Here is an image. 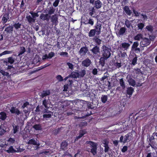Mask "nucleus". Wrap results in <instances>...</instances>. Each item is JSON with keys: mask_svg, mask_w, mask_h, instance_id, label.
Instances as JSON below:
<instances>
[{"mask_svg": "<svg viewBox=\"0 0 157 157\" xmlns=\"http://www.w3.org/2000/svg\"><path fill=\"white\" fill-rule=\"evenodd\" d=\"M29 106V104L28 102H26L24 103L23 105L22 106V108L23 109H25V108H27L28 109V107Z\"/></svg>", "mask_w": 157, "mask_h": 157, "instance_id": "c03bdc74", "label": "nucleus"}, {"mask_svg": "<svg viewBox=\"0 0 157 157\" xmlns=\"http://www.w3.org/2000/svg\"><path fill=\"white\" fill-rule=\"evenodd\" d=\"M105 58L103 57H101L100 59L99 63L102 66H103L105 64Z\"/></svg>", "mask_w": 157, "mask_h": 157, "instance_id": "79ce46f5", "label": "nucleus"}, {"mask_svg": "<svg viewBox=\"0 0 157 157\" xmlns=\"http://www.w3.org/2000/svg\"><path fill=\"white\" fill-rule=\"evenodd\" d=\"M52 151H49V150H48L47 151H43L42 152H41V154H43L44 153L46 155L48 154V153H49V154H50L51 153H52Z\"/></svg>", "mask_w": 157, "mask_h": 157, "instance_id": "864d4df0", "label": "nucleus"}, {"mask_svg": "<svg viewBox=\"0 0 157 157\" xmlns=\"http://www.w3.org/2000/svg\"><path fill=\"white\" fill-rule=\"evenodd\" d=\"M130 85L134 86L136 85V82L133 79L130 75H128L126 77Z\"/></svg>", "mask_w": 157, "mask_h": 157, "instance_id": "0eeeda50", "label": "nucleus"}, {"mask_svg": "<svg viewBox=\"0 0 157 157\" xmlns=\"http://www.w3.org/2000/svg\"><path fill=\"white\" fill-rule=\"evenodd\" d=\"M94 4L95 7L97 9L100 8L102 5V3L99 0L95 1Z\"/></svg>", "mask_w": 157, "mask_h": 157, "instance_id": "f8f14e48", "label": "nucleus"}, {"mask_svg": "<svg viewBox=\"0 0 157 157\" xmlns=\"http://www.w3.org/2000/svg\"><path fill=\"white\" fill-rule=\"evenodd\" d=\"M9 14L7 13L4 14L2 18V21L3 23H5L7 21V20L9 18Z\"/></svg>", "mask_w": 157, "mask_h": 157, "instance_id": "b1692460", "label": "nucleus"}, {"mask_svg": "<svg viewBox=\"0 0 157 157\" xmlns=\"http://www.w3.org/2000/svg\"><path fill=\"white\" fill-rule=\"evenodd\" d=\"M91 51L95 55H99L100 53L99 47L97 46H96L94 47V48L91 50Z\"/></svg>", "mask_w": 157, "mask_h": 157, "instance_id": "6e6552de", "label": "nucleus"}, {"mask_svg": "<svg viewBox=\"0 0 157 157\" xmlns=\"http://www.w3.org/2000/svg\"><path fill=\"white\" fill-rule=\"evenodd\" d=\"M86 131L84 130H81L79 132V135L76 137L75 138V141L77 140L78 139L81 138L83 135L86 133Z\"/></svg>", "mask_w": 157, "mask_h": 157, "instance_id": "4468645a", "label": "nucleus"}, {"mask_svg": "<svg viewBox=\"0 0 157 157\" xmlns=\"http://www.w3.org/2000/svg\"><path fill=\"white\" fill-rule=\"evenodd\" d=\"M90 60L88 59H86L82 62V65L83 66L88 67L90 65Z\"/></svg>", "mask_w": 157, "mask_h": 157, "instance_id": "9b49d317", "label": "nucleus"}, {"mask_svg": "<svg viewBox=\"0 0 157 157\" xmlns=\"http://www.w3.org/2000/svg\"><path fill=\"white\" fill-rule=\"evenodd\" d=\"M15 142V140L12 138H10L8 140L7 142H6L4 144H1L0 146L2 147H6V146L12 144Z\"/></svg>", "mask_w": 157, "mask_h": 157, "instance_id": "20e7f679", "label": "nucleus"}, {"mask_svg": "<svg viewBox=\"0 0 157 157\" xmlns=\"http://www.w3.org/2000/svg\"><path fill=\"white\" fill-rule=\"evenodd\" d=\"M29 109H27V110H26V109H24V113L25 114V117H23L22 116V118H24V119L27 118V113H28V114H29Z\"/></svg>", "mask_w": 157, "mask_h": 157, "instance_id": "49530a36", "label": "nucleus"}, {"mask_svg": "<svg viewBox=\"0 0 157 157\" xmlns=\"http://www.w3.org/2000/svg\"><path fill=\"white\" fill-rule=\"evenodd\" d=\"M133 21H129L126 20L125 22V24L128 28H130V27H132V23Z\"/></svg>", "mask_w": 157, "mask_h": 157, "instance_id": "412c9836", "label": "nucleus"}, {"mask_svg": "<svg viewBox=\"0 0 157 157\" xmlns=\"http://www.w3.org/2000/svg\"><path fill=\"white\" fill-rule=\"evenodd\" d=\"M138 45V43L137 42H135L133 43V44L132 47V50H136V48Z\"/></svg>", "mask_w": 157, "mask_h": 157, "instance_id": "2f4dec72", "label": "nucleus"}, {"mask_svg": "<svg viewBox=\"0 0 157 157\" xmlns=\"http://www.w3.org/2000/svg\"><path fill=\"white\" fill-rule=\"evenodd\" d=\"M67 143L65 141L63 142L61 144V147L63 149H66L67 146Z\"/></svg>", "mask_w": 157, "mask_h": 157, "instance_id": "c756f323", "label": "nucleus"}, {"mask_svg": "<svg viewBox=\"0 0 157 157\" xmlns=\"http://www.w3.org/2000/svg\"><path fill=\"white\" fill-rule=\"evenodd\" d=\"M26 18L29 22L30 23H33L35 21V20L31 17L30 15L27 16L26 17Z\"/></svg>", "mask_w": 157, "mask_h": 157, "instance_id": "72a5a7b5", "label": "nucleus"}, {"mask_svg": "<svg viewBox=\"0 0 157 157\" xmlns=\"http://www.w3.org/2000/svg\"><path fill=\"white\" fill-rule=\"evenodd\" d=\"M13 133L15 134L16 133L18 130L19 129V126L17 125H16L15 124H14L13 125Z\"/></svg>", "mask_w": 157, "mask_h": 157, "instance_id": "e433bc0d", "label": "nucleus"}, {"mask_svg": "<svg viewBox=\"0 0 157 157\" xmlns=\"http://www.w3.org/2000/svg\"><path fill=\"white\" fill-rule=\"evenodd\" d=\"M30 13L32 15L33 18H35L36 17H37L38 16V15L37 13H33L32 12H30Z\"/></svg>", "mask_w": 157, "mask_h": 157, "instance_id": "0e129e2a", "label": "nucleus"}, {"mask_svg": "<svg viewBox=\"0 0 157 157\" xmlns=\"http://www.w3.org/2000/svg\"><path fill=\"white\" fill-rule=\"evenodd\" d=\"M6 114L3 112L0 113V119L4 120L6 118Z\"/></svg>", "mask_w": 157, "mask_h": 157, "instance_id": "473e14b6", "label": "nucleus"}, {"mask_svg": "<svg viewBox=\"0 0 157 157\" xmlns=\"http://www.w3.org/2000/svg\"><path fill=\"white\" fill-rule=\"evenodd\" d=\"M130 46V44L127 43H122L120 45V49L123 51L127 50Z\"/></svg>", "mask_w": 157, "mask_h": 157, "instance_id": "39448f33", "label": "nucleus"}, {"mask_svg": "<svg viewBox=\"0 0 157 157\" xmlns=\"http://www.w3.org/2000/svg\"><path fill=\"white\" fill-rule=\"evenodd\" d=\"M56 79L59 82L63 81V78L60 75H58L56 77Z\"/></svg>", "mask_w": 157, "mask_h": 157, "instance_id": "5fc2aeb1", "label": "nucleus"}, {"mask_svg": "<svg viewBox=\"0 0 157 157\" xmlns=\"http://www.w3.org/2000/svg\"><path fill=\"white\" fill-rule=\"evenodd\" d=\"M88 10L89 14L91 16H92L94 12V7L90 6Z\"/></svg>", "mask_w": 157, "mask_h": 157, "instance_id": "a878e982", "label": "nucleus"}, {"mask_svg": "<svg viewBox=\"0 0 157 157\" xmlns=\"http://www.w3.org/2000/svg\"><path fill=\"white\" fill-rule=\"evenodd\" d=\"M133 91V89L132 87H130L128 88L127 89V94L130 95V97L132 95Z\"/></svg>", "mask_w": 157, "mask_h": 157, "instance_id": "c85d7f7f", "label": "nucleus"}, {"mask_svg": "<svg viewBox=\"0 0 157 157\" xmlns=\"http://www.w3.org/2000/svg\"><path fill=\"white\" fill-rule=\"evenodd\" d=\"M25 51V48L24 47H21V50L19 54V55H21L24 53Z\"/></svg>", "mask_w": 157, "mask_h": 157, "instance_id": "603ef678", "label": "nucleus"}, {"mask_svg": "<svg viewBox=\"0 0 157 157\" xmlns=\"http://www.w3.org/2000/svg\"><path fill=\"white\" fill-rule=\"evenodd\" d=\"M45 113V114H44L43 115L44 118H48L51 117L52 115V113L51 112H47L46 110V112Z\"/></svg>", "mask_w": 157, "mask_h": 157, "instance_id": "5701e85b", "label": "nucleus"}, {"mask_svg": "<svg viewBox=\"0 0 157 157\" xmlns=\"http://www.w3.org/2000/svg\"><path fill=\"white\" fill-rule=\"evenodd\" d=\"M13 29V27L10 26H9V27H8L6 28L5 29V30L7 32H9L10 31H12Z\"/></svg>", "mask_w": 157, "mask_h": 157, "instance_id": "6e6d98bb", "label": "nucleus"}, {"mask_svg": "<svg viewBox=\"0 0 157 157\" xmlns=\"http://www.w3.org/2000/svg\"><path fill=\"white\" fill-rule=\"evenodd\" d=\"M88 51V48L86 47H82L79 51V53L81 56H83L86 55Z\"/></svg>", "mask_w": 157, "mask_h": 157, "instance_id": "423d86ee", "label": "nucleus"}, {"mask_svg": "<svg viewBox=\"0 0 157 157\" xmlns=\"http://www.w3.org/2000/svg\"><path fill=\"white\" fill-rule=\"evenodd\" d=\"M52 21L53 23L56 24L58 22V17L56 15H54L52 17Z\"/></svg>", "mask_w": 157, "mask_h": 157, "instance_id": "393cba45", "label": "nucleus"}, {"mask_svg": "<svg viewBox=\"0 0 157 157\" xmlns=\"http://www.w3.org/2000/svg\"><path fill=\"white\" fill-rule=\"evenodd\" d=\"M28 144H31L36 145V146L35 147V148L36 149L38 148L40 145L39 144L37 143L36 141L33 139H31L28 142Z\"/></svg>", "mask_w": 157, "mask_h": 157, "instance_id": "1a4fd4ad", "label": "nucleus"}, {"mask_svg": "<svg viewBox=\"0 0 157 157\" xmlns=\"http://www.w3.org/2000/svg\"><path fill=\"white\" fill-rule=\"evenodd\" d=\"M50 16H49L48 14H42L40 16V18L41 19H42L43 20H49V18L50 17Z\"/></svg>", "mask_w": 157, "mask_h": 157, "instance_id": "dca6fc26", "label": "nucleus"}, {"mask_svg": "<svg viewBox=\"0 0 157 157\" xmlns=\"http://www.w3.org/2000/svg\"><path fill=\"white\" fill-rule=\"evenodd\" d=\"M59 0H56L53 3V5L55 7H56L58 6L59 2Z\"/></svg>", "mask_w": 157, "mask_h": 157, "instance_id": "bf43d9fd", "label": "nucleus"}, {"mask_svg": "<svg viewBox=\"0 0 157 157\" xmlns=\"http://www.w3.org/2000/svg\"><path fill=\"white\" fill-rule=\"evenodd\" d=\"M14 62V59L12 57H10L8 58L7 60L4 61V63H6V65H8V63L10 64L13 63Z\"/></svg>", "mask_w": 157, "mask_h": 157, "instance_id": "f3484780", "label": "nucleus"}, {"mask_svg": "<svg viewBox=\"0 0 157 157\" xmlns=\"http://www.w3.org/2000/svg\"><path fill=\"white\" fill-rule=\"evenodd\" d=\"M55 10L53 7H50L48 12V14L51 15L53 13Z\"/></svg>", "mask_w": 157, "mask_h": 157, "instance_id": "37998d69", "label": "nucleus"}, {"mask_svg": "<svg viewBox=\"0 0 157 157\" xmlns=\"http://www.w3.org/2000/svg\"><path fill=\"white\" fill-rule=\"evenodd\" d=\"M146 29L150 32H152L153 30V26L151 25H147L146 27Z\"/></svg>", "mask_w": 157, "mask_h": 157, "instance_id": "58836bf2", "label": "nucleus"}, {"mask_svg": "<svg viewBox=\"0 0 157 157\" xmlns=\"http://www.w3.org/2000/svg\"><path fill=\"white\" fill-rule=\"evenodd\" d=\"M101 100L102 102L105 103L107 100V97L106 95H103L101 98Z\"/></svg>", "mask_w": 157, "mask_h": 157, "instance_id": "a19ab883", "label": "nucleus"}, {"mask_svg": "<svg viewBox=\"0 0 157 157\" xmlns=\"http://www.w3.org/2000/svg\"><path fill=\"white\" fill-rule=\"evenodd\" d=\"M86 143L91 147L92 148L91 149V152L94 155H95L97 153V144L90 141H87Z\"/></svg>", "mask_w": 157, "mask_h": 157, "instance_id": "f03ea898", "label": "nucleus"}, {"mask_svg": "<svg viewBox=\"0 0 157 157\" xmlns=\"http://www.w3.org/2000/svg\"><path fill=\"white\" fill-rule=\"evenodd\" d=\"M33 127L36 130H39L41 129V126L39 124H36L34 125Z\"/></svg>", "mask_w": 157, "mask_h": 157, "instance_id": "c9c22d12", "label": "nucleus"}, {"mask_svg": "<svg viewBox=\"0 0 157 157\" xmlns=\"http://www.w3.org/2000/svg\"><path fill=\"white\" fill-rule=\"evenodd\" d=\"M47 59H49L47 54H45L42 56V60H45Z\"/></svg>", "mask_w": 157, "mask_h": 157, "instance_id": "e2e57ef3", "label": "nucleus"}, {"mask_svg": "<svg viewBox=\"0 0 157 157\" xmlns=\"http://www.w3.org/2000/svg\"><path fill=\"white\" fill-rule=\"evenodd\" d=\"M151 41L147 38H145L142 39L140 42L141 45L142 47L147 46L150 43Z\"/></svg>", "mask_w": 157, "mask_h": 157, "instance_id": "7ed1b4c3", "label": "nucleus"}, {"mask_svg": "<svg viewBox=\"0 0 157 157\" xmlns=\"http://www.w3.org/2000/svg\"><path fill=\"white\" fill-rule=\"evenodd\" d=\"M48 100L46 99L44 100L43 102V104L45 108H48V107L47 105Z\"/></svg>", "mask_w": 157, "mask_h": 157, "instance_id": "3c124183", "label": "nucleus"}, {"mask_svg": "<svg viewBox=\"0 0 157 157\" xmlns=\"http://www.w3.org/2000/svg\"><path fill=\"white\" fill-rule=\"evenodd\" d=\"M29 106V104L28 102H26L24 103L23 105L22 106V108L23 109H25V108H27L28 109V107Z\"/></svg>", "mask_w": 157, "mask_h": 157, "instance_id": "a18cd8bd", "label": "nucleus"}, {"mask_svg": "<svg viewBox=\"0 0 157 157\" xmlns=\"http://www.w3.org/2000/svg\"><path fill=\"white\" fill-rule=\"evenodd\" d=\"M137 60V58L136 57H135L134 58L132 61V64L134 65H135L136 63Z\"/></svg>", "mask_w": 157, "mask_h": 157, "instance_id": "052dcab7", "label": "nucleus"}, {"mask_svg": "<svg viewBox=\"0 0 157 157\" xmlns=\"http://www.w3.org/2000/svg\"><path fill=\"white\" fill-rule=\"evenodd\" d=\"M129 135L128 134H127L124 137L123 136H121L120 139V141L121 142L125 143L126 141L128 140Z\"/></svg>", "mask_w": 157, "mask_h": 157, "instance_id": "9d476101", "label": "nucleus"}, {"mask_svg": "<svg viewBox=\"0 0 157 157\" xmlns=\"http://www.w3.org/2000/svg\"><path fill=\"white\" fill-rule=\"evenodd\" d=\"M67 65L68 66L69 68L71 70L73 69L74 68L73 65L70 63H67Z\"/></svg>", "mask_w": 157, "mask_h": 157, "instance_id": "13d9d810", "label": "nucleus"}, {"mask_svg": "<svg viewBox=\"0 0 157 157\" xmlns=\"http://www.w3.org/2000/svg\"><path fill=\"white\" fill-rule=\"evenodd\" d=\"M102 54L103 57L105 59H107L111 56V49L105 46H102Z\"/></svg>", "mask_w": 157, "mask_h": 157, "instance_id": "f257e3e1", "label": "nucleus"}, {"mask_svg": "<svg viewBox=\"0 0 157 157\" xmlns=\"http://www.w3.org/2000/svg\"><path fill=\"white\" fill-rule=\"evenodd\" d=\"M134 14H135V16H138L140 14V13H139L137 11H136L135 10H133Z\"/></svg>", "mask_w": 157, "mask_h": 157, "instance_id": "338daca9", "label": "nucleus"}, {"mask_svg": "<svg viewBox=\"0 0 157 157\" xmlns=\"http://www.w3.org/2000/svg\"><path fill=\"white\" fill-rule=\"evenodd\" d=\"M126 29L125 27L121 28L118 32V35L119 36L123 35L126 31Z\"/></svg>", "mask_w": 157, "mask_h": 157, "instance_id": "a211bd4d", "label": "nucleus"}, {"mask_svg": "<svg viewBox=\"0 0 157 157\" xmlns=\"http://www.w3.org/2000/svg\"><path fill=\"white\" fill-rule=\"evenodd\" d=\"M55 55V53L54 52H51L49 53L48 55V58L49 59H51L53 56H54Z\"/></svg>", "mask_w": 157, "mask_h": 157, "instance_id": "09e8293b", "label": "nucleus"}, {"mask_svg": "<svg viewBox=\"0 0 157 157\" xmlns=\"http://www.w3.org/2000/svg\"><path fill=\"white\" fill-rule=\"evenodd\" d=\"M78 78L83 77L86 74V70L84 69L78 72Z\"/></svg>", "mask_w": 157, "mask_h": 157, "instance_id": "6ab92c4d", "label": "nucleus"}, {"mask_svg": "<svg viewBox=\"0 0 157 157\" xmlns=\"http://www.w3.org/2000/svg\"><path fill=\"white\" fill-rule=\"evenodd\" d=\"M104 147H105L104 151L105 152H106L108 151L109 150V147L107 144H105Z\"/></svg>", "mask_w": 157, "mask_h": 157, "instance_id": "680f3d73", "label": "nucleus"}, {"mask_svg": "<svg viewBox=\"0 0 157 157\" xmlns=\"http://www.w3.org/2000/svg\"><path fill=\"white\" fill-rule=\"evenodd\" d=\"M142 35L141 34H138L134 37V39L135 40H139L142 38Z\"/></svg>", "mask_w": 157, "mask_h": 157, "instance_id": "f704fd0d", "label": "nucleus"}, {"mask_svg": "<svg viewBox=\"0 0 157 157\" xmlns=\"http://www.w3.org/2000/svg\"><path fill=\"white\" fill-rule=\"evenodd\" d=\"M50 94V92L49 90L44 91L42 93H41L40 95L41 97L43 98L44 97L49 95Z\"/></svg>", "mask_w": 157, "mask_h": 157, "instance_id": "4be33fe9", "label": "nucleus"}, {"mask_svg": "<svg viewBox=\"0 0 157 157\" xmlns=\"http://www.w3.org/2000/svg\"><path fill=\"white\" fill-rule=\"evenodd\" d=\"M144 26V24L143 23H140L138 24L137 26L139 29H142Z\"/></svg>", "mask_w": 157, "mask_h": 157, "instance_id": "8fccbe9b", "label": "nucleus"}, {"mask_svg": "<svg viewBox=\"0 0 157 157\" xmlns=\"http://www.w3.org/2000/svg\"><path fill=\"white\" fill-rule=\"evenodd\" d=\"M93 40L98 44H99L101 43V40L98 38H94Z\"/></svg>", "mask_w": 157, "mask_h": 157, "instance_id": "de8ad7c7", "label": "nucleus"}, {"mask_svg": "<svg viewBox=\"0 0 157 157\" xmlns=\"http://www.w3.org/2000/svg\"><path fill=\"white\" fill-rule=\"evenodd\" d=\"M124 11L128 15H130L132 13V11L130 10L129 8L127 6H125L123 8Z\"/></svg>", "mask_w": 157, "mask_h": 157, "instance_id": "2eb2a0df", "label": "nucleus"}, {"mask_svg": "<svg viewBox=\"0 0 157 157\" xmlns=\"http://www.w3.org/2000/svg\"><path fill=\"white\" fill-rule=\"evenodd\" d=\"M127 147L126 146H124L123 147L122 149V152H125L127 151Z\"/></svg>", "mask_w": 157, "mask_h": 157, "instance_id": "774afa93", "label": "nucleus"}, {"mask_svg": "<svg viewBox=\"0 0 157 157\" xmlns=\"http://www.w3.org/2000/svg\"><path fill=\"white\" fill-rule=\"evenodd\" d=\"M96 32L99 34L101 33V25L100 24H97L95 26Z\"/></svg>", "mask_w": 157, "mask_h": 157, "instance_id": "aec40b11", "label": "nucleus"}, {"mask_svg": "<svg viewBox=\"0 0 157 157\" xmlns=\"http://www.w3.org/2000/svg\"><path fill=\"white\" fill-rule=\"evenodd\" d=\"M96 30L92 29L88 33V35L90 37L94 36L95 34Z\"/></svg>", "mask_w": 157, "mask_h": 157, "instance_id": "bb28decb", "label": "nucleus"}, {"mask_svg": "<svg viewBox=\"0 0 157 157\" xmlns=\"http://www.w3.org/2000/svg\"><path fill=\"white\" fill-rule=\"evenodd\" d=\"M10 111L12 113H15L17 115H18L21 113L20 111L17 108L12 107L10 109Z\"/></svg>", "mask_w": 157, "mask_h": 157, "instance_id": "ddd939ff", "label": "nucleus"}, {"mask_svg": "<svg viewBox=\"0 0 157 157\" xmlns=\"http://www.w3.org/2000/svg\"><path fill=\"white\" fill-rule=\"evenodd\" d=\"M5 151L8 153H13L16 152V151L13 149V146H10L8 149L6 150Z\"/></svg>", "mask_w": 157, "mask_h": 157, "instance_id": "7c9ffc66", "label": "nucleus"}, {"mask_svg": "<svg viewBox=\"0 0 157 157\" xmlns=\"http://www.w3.org/2000/svg\"><path fill=\"white\" fill-rule=\"evenodd\" d=\"M60 55L61 56H67L68 55V53L66 52H62L60 53Z\"/></svg>", "mask_w": 157, "mask_h": 157, "instance_id": "69168bd1", "label": "nucleus"}, {"mask_svg": "<svg viewBox=\"0 0 157 157\" xmlns=\"http://www.w3.org/2000/svg\"><path fill=\"white\" fill-rule=\"evenodd\" d=\"M119 83L121 86L123 88H124L125 87L124 82L123 81V78H121L120 79Z\"/></svg>", "mask_w": 157, "mask_h": 157, "instance_id": "ea45409f", "label": "nucleus"}, {"mask_svg": "<svg viewBox=\"0 0 157 157\" xmlns=\"http://www.w3.org/2000/svg\"><path fill=\"white\" fill-rule=\"evenodd\" d=\"M21 24L19 23H15L13 25V27H14L16 29H17L21 28Z\"/></svg>", "mask_w": 157, "mask_h": 157, "instance_id": "4c0bfd02", "label": "nucleus"}, {"mask_svg": "<svg viewBox=\"0 0 157 157\" xmlns=\"http://www.w3.org/2000/svg\"><path fill=\"white\" fill-rule=\"evenodd\" d=\"M0 72L1 73L2 75L4 76H8L9 75V74L6 72H5V71L1 70L0 71Z\"/></svg>", "mask_w": 157, "mask_h": 157, "instance_id": "4d7b16f0", "label": "nucleus"}, {"mask_svg": "<svg viewBox=\"0 0 157 157\" xmlns=\"http://www.w3.org/2000/svg\"><path fill=\"white\" fill-rule=\"evenodd\" d=\"M69 77L73 78H78V73L77 72H73L69 75Z\"/></svg>", "mask_w": 157, "mask_h": 157, "instance_id": "cd10ccee", "label": "nucleus"}]
</instances>
